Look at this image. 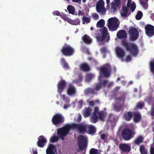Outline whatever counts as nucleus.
<instances>
[{"instance_id": "nucleus-1", "label": "nucleus", "mask_w": 154, "mask_h": 154, "mask_svg": "<svg viewBox=\"0 0 154 154\" xmlns=\"http://www.w3.org/2000/svg\"><path fill=\"white\" fill-rule=\"evenodd\" d=\"M120 97H115L116 103L113 105V109L117 112H119L122 109L125 102V94L123 92H120Z\"/></svg>"}, {"instance_id": "nucleus-2", "label": "nucleus", "mask_w": 154, "mask_h": 154, "mask_svg": "<svg viewBox=\"0 0 154 154\" xmlns=\"http://www.w3.org/2000/svg\"><path fill=\"white\" fill-rule=\"evenodd\" d=\"M122 44L133 56H136L138 54L139 49L136 45L124 40L122 41Z\"/></svg>"}, {"instance_id": "nucleus-3", "label": "nucleus", "mask_w": 154, "mask_h": 154, "mask_svg": "<svg viewBox=\"0 0 154 154\" xmlns=\"http://www.w3.org/2000/svg\"><path fill=\"white\" fill-rule=\"evenodd\" d=\"M72 129L71 125L67 124L57 130V134L62 140H63L64 137L68 134L70 129Z\"/></svg>"}, {"instance_id": "nucleus-4", "label": "nucleus", "mask_w": 154, "mask_h": 154, "mask_svg": "<svg viewBox=\"0 0 154 154\" xmlns=\"http://www.w3.org/2000/svg\"><path fill=\"white\" fill-rule=\"evenodd\" d=\"M118 20L117 18L111 17L108 20L107 26L110 31L116 30L119 26Z\"/></svg>"}, {"instance_id": "nucleus-5", "label": "nucleus", "mask_w": 154, "mask_h": 154, "mask_svg": "<svg viewBox=\"0 0 154 154\" xmlns=\"http://www.w3.org/2000/svg\"><path fill=\"white\" fill-rule=\"evenodd\" d=\"M72 129H76L80 134H83L87 131V125L82 123H73L71 124Z\"/></svg>"}, {"instance_id": "nucleus-6", "label": "nucleus", "mask_w": 154, "mask_h": 154, "mask_svg": "<svg viewBox=\"0 0 154 154\" xmlns=\"http://www.w3.org/2000/svg\"><path fill=\"white\" fill-rule=\"evenodd\" d=\"M60 51L63 55L65 56H70L74 54L75 52L74 48L68 45L63 46Z\"/></svg>"}, {"instance_id": "nucleus-7", "label": "nucleus", "mask_w": 154, "mask_h": 154, "mask_svg": "<svg viewBox=\"0 0 154 154\" xmlns=\"http://www.w3.org/2000/svg\"><path fill=\"white\" fill-rule=\"evenodd\" d=\"M111 71V67L109 64H105L100 67V73L105 77L107 78L110 76Z\"/></svg>"}, {"instance_id": "nucleus-8", "label": "nucleus", "mask_w": 154, "mask_h": 154, "mask_svg": "<svg viewBox=\"0 0 154 154\" xmlns=\"http://www.w3.org/2000/svg\"><path fill=\"white\" fill-rule=\"evenodd\" d=\"M123 138L125 140H129L134 136V133L128 128L124 129L122 133Z\"/></svg>"}, {"instance_id": "nucleus-9", "label": "nucleus", "mask_w": 154, "mask_h": 154, "mask_svg": "<svg viewBox=\"0 0 154 154\" xmlns=\"http://www.w3.org/2000/svg\"><path fill=\"white\" fill-rule=\"evenodd\" d=\"M78 144L79 149L83 151L86 149L88 144L87 139L82 135H80L78 138Z\"/></svg>"}, {"instance_id": "nucleus-10", "label": "nucleus", "mask_w": 154, "mask_h": 154, "mask_svg": "<svg viewBox=\"0 0 154 154\" xmlns=\"http://www.w3.org/2000/svg\"><path fill=\"white\" fill-rule=\"evenodd\" d=\"M128 32L129 34V36L131 40L135 41L138 38L139 33L136 27H130Z\"/></svg>"}, {"instance_id": "nucleus-11", "label": "nucleus", "mask_w": 154, "mask_h": 154, "mask_svg": "<svg viewBox=\"0 0 154 154\" xmlns=\"http://www.w3.org/2000/svg\"><path fill=\"white\" fill-rule=\"evenodd\" d=\"M64 121V117L59 113H57L54 115L52 119V123L56 125L62 123Z\"/></svg>"}, {"instance_id": "nucleus-12", "label": "nucleus", "mask_w": 154, "mask_h": 154, "mask_svg": "<svg viewBox=\"0 0 154 154\" xmlns=\"http://www.w3.org/2000/svg\"><path fill=\"white\" fill-rule=\"evenodd\" d=\"M104 3L103 0H99L96 5L97 11L101 14L105 15L106 14V9L104 6Z\"/></svg>"}, {"instance_id": "nucleus-13", "label": "nucleus", "mask_w": 154, "mask_h": 154, "mask_svg": "<svg viewBox=\"0 0 154 154\" xmlns=\"http://www.w3.org/2000/svg\"><path fill=\"white\" fill-rule=\"evenodd\" d=\"M100 32L102 33V34L101 35L98 34L96 36L97 41L100 42L104 41L108 34L107 29L105 27H104L103 28L101 29Z\"/></svg>"}, {"instance_id": "nucleus-14", "label": "nucleus", "mask_w": 154, "mask_h": 154, "mask_svg": "<svg viewBox=\"0 0 154 154\" xmlns=\"http://www.w3.org/2000/svg\"><path fill=\"white\" fill-rule=\"evenodd\" d=\"M146 34L149 36H152L154 35V26L152 25L147 24L145 27Z\"/></svg>"}, {"instance_id": "nucleus-15", "label": "nucleus", "mask_w": 154, "mask_h": 154, "mask_svg": "<svg viewBox=\"0 0 154 154\" xmlns=\"http://www.w3.org/2000/svg\"><path fill=\"white\" fill-rule=\"evenodd\" d=\"M119 149L123 152L128 153L131 150V147L128 143H121L119 145Z\"/></svg>"}, {"instance_id": "nucleus-16", "label": "nucleus", "mask_w": 154, "mask_h": 154, "mask_svg": "<svg viewBox=\"0 0 154 154\" xmlns=\"http://www.w3.org/2000/svg\"><path fill=\"white\" fill-rule=\"evenodd\" d=\"M38 139L37 142V146L41 148L44 147L47 142L45 138L43 136L41 135L39 137Z\"/></svg>"}, {"instance_id": "nucleus-17", "label": "nucleus", "mask_w": 154, "mask_h": 154, "mask_svg": "<svg viewBox=\"0 0 154 154\" xmlns=\"http://www.w3.org/2000/svg\"><path fill=\"white\" fill-rule=\"evenodd\" d=\"M57 149L55 146L52 144H50L46 150V154H55Z\"/></svg>"}, {"instance_id": "nucleus-18", "label": "nucleus", "mask_w": 154, "mask_h": 154, "mask_svg": "<svg viewBox=\"0 0 154 154\" xmlns=\"http://www.w3.org/2000/svg\"><path fill=\"white\" fill-rule=\"evenodd\" d=\"M116 52L118 57L122 58L125 55V53L124 49L120 47H117L116 48Z\"/></svg>"}, {"instance_id": "nucleus-19", "label": "nucleus", "mask_w": 154, "mask_h": 154, "mask_svg": "<svg viewBox=\"0 0 154 154\" xmlns=\"http://www.w3.org/2000/svg\"><path fill=\"white\" fill-rule=\"evenodd\" d=\"M67 93L69 96L75 95L76 93V89L75 87L72 84H69L68 88Z\"/></svg>"}, {"instance_id": "nucleus-20", "label": "nucleus", "mask_w": 154, "mask_h": 154, "mask_svg": "<svg viewBox=\"0 0 154 154\" xmlns=\"http://www.w3.org/2000/svg\"><path fill=\"white\" fill-rule=\"evenodd\" d=\"M129 8L126 7L122 6L121 11V15L122 17L127 18L131 14L130 12H128Z\"/></svg>"}, {"instance_id": "nucleus-21", "label": "nucleus", "mask_w": 154, "mask_h": 154, "mask_svg": "<svg viewBox=\"0 0 154 154\" xmlns=\"http://www.w3.org/2000/svg\"><path fill=\"white\" fill-rule=\"evenodd\" d=\"M95 108H97L98 109V111L97 114L98 115L99 119L101 121H104L107 115V113L103 111H99V107H96Z\"/></svg>"}, {"instance_id": "nucleus-22", "label": "nucleus", "mask_w": 154, "mask_h": 154, "mask_svg": "<svg viewBox=\"0 0 154 154\" xmlns=\"http://www.w3.org/2000/svg\"><path fill=\"white\" fill-rule=\"evenodd\" d=\"M66 85V83L64 80H61L58 82L57 84V88L59 93L61 94L63 91Z\"/></svg>"}, {"instance_id": "nucleus-23", "label": "nucleus", "mask_w": 154, "mask_h": 154, "mask_svg": "<svg viewBox=\"0 0 154 154\" xmlns=\"http://www.w3.org/2000/svg\"><path fill=\"white\" fill-rule=\"evenodd\" d=\"M133 120L135 123H138L140 122L141 119V116L140 113L137 111L133 113Z\"/></svg>"}, {"instance_id": "nucleus-24", "label": "nucleus", "mask_w": 154, "mask_h": 154, "mask_svg": "<svg viewBox=\"0 0 154 154\" xmlns=\"http://www.w3.org/2000/svg\"><path fill=\"white\" fill-rule=\"evenodd\" d=\"M98 111V109L97 108H94V112L93 113V115L91 118V122L94 123H96L99 119L97 115V112Z\"/></svg>"}, {"instance_id": "nucleus-25", "label": "nucleus", "mask_w": 154, "mask_h": 154, "mask_svg": "<svg viewBox=\"0 0 154 154\" xmlns=\"http://www.w3.org/2000/svg\"><path fill=\"white\" fill-rule=\"evenodd\" d=\"M133 116V113L131 111L125 112L123 115V117L125 120L127 121H129L132 119Z\"/></svg>"}, {"instance_id": "nucleus-26", "label": "nucleus", "mask_w": 154, "mask_h": 154, "mask_svg": "<svg viewBox=\"0 0 154 154\" xmlns=\"http://www.w3.org/2000/svg\"><path fill=\"white\" fill-rule=\"evenodd\" d=\"M117 36L120 39L126 38L127 37V34L125 30H121L117 32Z\"/></svg>"}, {"instance_id": "nucleus-27", "label": "nucleus", "mask_w": 154, "mask_h": 154, "mask_svg": "<svg viewBox=\"0 0 154 154\" xmlns=\"http://www.w3.org/2000/svg\"><path fill=\"white\" fill-rule=\"evenodd\" d=\"M87 133L91 135H94L96 132V128L94 126L92 125H87Z\"/></svg>"}, {"instance_id": "nucleus-28", "label": "nucleus", "mask_w": 154, "mask_h": 154, "mask_svg": "<svg viewBox=\"0 0 154 154\" xmlns=\"http://www.w3.org/2000/svg\"><path fill=\"white\" fill-rule=\"evenodd\" d=\"M80 69L84 72H88L90 70V67L88 64L87 63H83L80 66Z\"/></svg>"}, {"instance_id": "nucleus-29", "label": "nucleus", "mask_w": 154, "mask_h": 154, "mask_svg": "<svg viewBox=\"0 0 154 154\" xmlns=\"http://www.w3.org/2000/svg\"><path fill=\"white\" fill-rule=\"evenodd\" d=\"M144 140V138L142 136H138L134 141L133 143L136 145H139L142 143Z\"/></svg>"}, {"instance_id": "nucleus-30", "label": "nucleus", "mask_w": 154, "mask_h": 154, "mask_svg": "<svg viewBox=\"0 0 154 154\" xmlns=\"http://www.w3.org/2000/svg\"><path fill=\"white\" fill-rule=\"evenodd\" d=\"M91 109L90 107L85 108L83 112L84 115L85 117L89 116L91 113Z\"/></svg>"}, {"instance_id": "nucleus-31", "label": "nucleus", "mask_w": 154, "mask_h": 154, "mask_svg": "<svg viewBox=\"0 0 154 154\" xmlns=\"http://www.w3.org/2000/svg\"><path fill=\"white\" fill-rule=\"evenodd\" d=\"M144 106V103L143 102H139L137 103L136 106L134 108V110L138 109H142Z\"/></svg>"}, {"instance_id": "nucleus-32", "label": "nucleus", "mask_w": 154, "mask_h": 154, "mask_svg": "<svg viewBox=\"0 0 154 154\" xmlns=\"http://www.w3.org/2000/svg\"><path fill=\"white\" fill-rule=\"evenodd\" d=\"M149 0H139L140 5L145 9H147L148 8V2Z\"/></svg>"}, {"instance_id": "nucleus-33", "label": "nucleus", "mask_w": 154, "mask_h": 154, "mask_svg": "<svg viewBox=\"0 0 154 154\" xmlns=\"http://www.w3.org/2000/svg\"><path fill=\"white\" fill-rule=\"evenodd\" d=\"M83 40L84 42L87 44H90L92 42L90 38L86 35H85L83 37Z\"/></svg>"}, {"instance_id": "nucleus-34", "label": "nucleus", "mask_w": 154, "mask_h": 154, "mask_svg": "<svg viewBox=\"0 0 154 154\" xmlns=\"http://www.w3.org/2000/svg\"><path fill=\"white\" fill-rule=\"evenodd\" d=\"M67 9L69 14H74L75 9L74 6L71 5H69L67 6Z\"/></svg>"}, {"instance_id": "nucleus-35", "label": "nucleus", "mask_w": 154, "mask_h": 154, "mask_svg": "<svg viewBox=\"0 0 154 154\" xmlns=\"http://www.w3.org/2000/svg\"><path fill=\"white\" fill-rule=\"evenodd\" d=\"M102 87V84L101 82H99L98 83H96L95 84L94 89V91H98L100 90Z\"/></svg>"}, {"instance_id": "nucleus-36", "label": "nucleus", "mask_w": 154, "mask_h": 154, "mask_svg": "<svg viewBox=\"0 0 154 154\" xmlns=\"http://www.w3.org/2000/svg\"><path fill=\"white\" fill-rule=\"evenodd\" d=\"M104 20L103 19H101L97 23V27L102 28L104 26Z\"/></svg>"}, {"instance_id": "nucleus-37", "label": "nucleus", "mask_w": 154, "mask_h": 154, "mask_svg": "<svg viewBox=\"0 0 154 154\" xmlns=\"http://www.w3.org/2000/svg\"><path fill=\"white\" fill-rule=\"evenodd\" d=\"M94 77V75L92 74H89L86 75L85 79L87 81L89 82Z\"/></svg>"}, {"instance_id": "nucleus-38", "label": "nucleus", "mask_w": 154, "mask_h": 154, "mask_svg": "<svg viewBox=\"0 0 154 154\" xmlns=\"http://www.w3.org/2000/svg\"><path fill=\"white\" fill-rule=\"evenodd\" d=\"M139 149L141 154H147V150L143 145H142L140 146Z\"/></svg>"}, {"instance_id": "nucleus-39", "label": "nucleus", "mask_w": 154, "mask_h": 154, "mask_svg": "<svg viewBox=\"0 0 154 154\" xmlns=\"http://www.w3.org/2000/svg\"><path fill=\"white\" fill-rule=\"evenodd\" d=\"M85 92L86 94H95L94 90L93 88H88L85 90Z\"/></svg>"}, {"instance_id": "nucleus-40", "label": "nucleus", "mask_w": 154, "mask_h": 154, "mask_svg": "<svg viewBox=\"0 0 154 154\" xmlns=\"http://www.w3.org/2000/svg\"><path fill=\"white\" fill-rule=\"evenodd\" d=\"M143 15L142 12L141 11H138L135 16L136 19L137 20L140 19L143 16Z\"/></svg>"}, {"instance_id": "nucleus-41", "label": "nucleus", "mask_w": 154, "mask_h": 154, "mask_svg": "<svg viewBox=\"0 0 154 154\" xmlns=\"http://www.w3.org/2000/svg\"><path fill=\"white\" fill-rule=\"evenodd\" d=\"M115 120V116L112 114H110L109 115V117L108 119V122H114Z\"/></svg>"}, {"instance_id": "nucleus-42", "label": "nucleus", "mask_w": 154, "mask_h": 154, "mask_svg": "<svg viewBox=\"0 0 154 154\" xmlns=\"http://www.w3.org/2000/svg\"><path fill=\"white\" fill-rule=\"evenodd\" d=\"M82 20L83 24H85V23H88L91 21L90 18L87 17H83Z\"/></svg>"}, {"instance_id": "nucleus-43", "label": "nucleus", "mask_w": 154, "mask_h": 154, "mask_svg": "<svg viewBox=\"0 0 154 154\" xmlns=\"http://www.w3.org/2000/svg\"><path fill=\"white\" fill-rule=\"evenodd\" d=\"M80 20L77 19L75 20H72L71 24L74 25H77L80 23Z\"/></svg>"}, {"instance_id": "nucleus-44", "label": "nucleus", "mask_w": 154, "mask_h": 154, "mask_svg": "<svg viewBox=\"0 0 154 154\" xmlns=\"http://www.w3.org/2000/svg\"><path fill=\"white\" fill-rule=\"evenodd\" d=\"M59 139V137L56 136H54L51 137L50 141L51 142H55L57 141Z\"/></svg>"}, {"instance_id": "nucleus-45", "label": "nucleus", "mask_w": 154, "mask_h": 154, "mask_svg": "<svg viewBox=\"0 0 154 154\" xmlns=\"http://www.w3.org/2000/svg\"><path fill=\"white\" fill-rule=\"evenodd\" d=\"M89 153L90 154H98V150L97 149L92 148L90 149Z\"/></svg>"}, {"instance_id": "nucleus-46", "label": "nucleus", "mask_w": 154, "mask_h": 154, "mask_svg": "<svg viewBox=\"0 0 154 154\" xmlns=\"http://www.w3.org/2000/svg\"><path fill=\"white\" fill-rule=\"evenodd\" d=\"M150 68L151 72L152 73L154 72V62L151 61L150 63Z\"/></svg>"}, {"instance_id": "nucleus-47", "label": "nucleus", "mask_w": 154, "mask_h": 154, "mask_svg": "<svg viewBox=\"0 0 154 154\" xmlns=\"http://www.w3.org/2000/svg\"><path fill=\"white\" fill-rule=\"evenodd\" d=\"M82 79V77L80 75L79 76V78L76 79L74 80L73 82L74 83H79L81 82Z\"/></svg>"}, {"instance_id": "nucleus-48", "label": "nucleus", "mask_w": 154, "mask_h": 154, "mask_svg": "<svg viewBox=\"0 0 154 154\" xmlns=\"http://www.w3.org/2000/svg\"><path fill=\"white\" fill-rule=\"evenodd\" d=\"M92 17L94 20H98L99 18V15L96 13L93 14Z\"/></svg>"}, {"instance_id": "nucleus-49", "label": "nucleus", "mask_w": 154, "mask_h": 154, "mask_svg": "<svg viewBox=\"0 0 154 154\" xmlns=\"http://www.w3.org/2000/svg\"><path fill=\"white\" fill-rule=\"evenodd\" d=\"M136 5L135 4H132L131 5V10L132 11V12H133L136 8Z\"/></svg>"}, {"instance_id": "nucleus-50", "label": "nucleus", "mask_w": 154, "mask_h": 154, "mask_svg": "<svg viewBox=\"0 0 154 154\" xmlns=\"http://www.w3.org/2000/svg\"><path fill=\"white\" fill-rule=\"evenodd\" d=\"M111 9L113 12H115L117 10V8L116 6L114 4L111 5Z\"/></svg>"}, {"instance_id": "nucleus-51", "label": "nucleus", "mask_w": 154, "mask_h": 154, "mask_svg": "<svg viewBox=\"0 0 154 154\" xmlns=\"http://www.w3.org/2000/svg\"><path fill=\"white\" fill-rule=\"evenodd\" d=\"M60 64L62 65H63L65 63H66V61L65 59L63 58H62L60 59Z\"/></svg>"}, {"instance_id": "nucleus-52", "label": "nucleus", "mask_w": 154, "mask_h": 154, "mask_svg": "<svg viewBox=\"0 0 154 154\" xmlns=\"http://www.w3.org/2000/svg\"><path fill=\"white\" fill-rule=\"evenodd\" d=\"M63 66L64 69H69V65L67 62L63 65Z\"/></svg>"}, {"instance_id": "nucleus-53", "label": "nucleus", "mask_w": 154, "mask_h": 154, "mask_svg": "<svg viewBox=\"0 0 154 154\" xmlns=\"http://www.w3.org/2000/svg\"><path fill=\"white\" fill-rule=\"evenodd\" d=\"M100 51L102 53H104L106 52L107 51L106 48V47H103L100 49Z\"/></svg>"}, {"instance_id": "nucleus-54", "label": "nucleus", "mask_w": 154, "mask_h": 154, "mask_svg": "<svg viewBox=\"0 0 154 154\" xmlns=\"http://www.w3.org/2000/svg\"><path fill=\"white\" fill-rule=\"evenodd\" d=\"M149 152L150 154H154V147L153 146L150 147Z\"/></svg>"}, {"instance_id": "nucleus-55", "label": "nucleus", "mask_w": 154, "mask_h": 154, "mask_svg": "<svg viewBox=\"0 0 154 154\" xmlns=\"http://www.w3.org/2000/svg\"><path fill=\"white\" fill-rule=\"evenodd\" d=\"M65 20H66L67 22H68L69 23L71 24V23L72 22V20L71 19L67 17H66L65 18Z\"/></svg>"}, {"instance_id": "nucleus-56", "label": "nucleus", "mask_w": 154, "mask_h": 154, "mask_svg": "<svg viewBox=\"0 0 154 154\" xmlns=\"http://www.w3.org/2000/svg\"><path fill=\"white\" fill-rule=\"evenodd\" d=\"M131 56L130 55H128L126 57V61L127 62H129L131 60Z\"/></svg>"}, {"instance_id": "nucleus-57", "label": "nucleus", "mask_w": 154, "mask_h": 154, "mask_svg": "<svg viewBox=\"0 0 154 154\" xmlns=\"http://www.w3.org/2000/svg\"><path fill=\"white\" fill-rule=\"evenodd\" d=\"M53 14L54 15L59 16L60 14V13L58 11H55L53 12Z\"/></svg>"}, {"instance_id": "nucleus-58", "label": "nucleus", "mask_w": 154, "mask_h": 154, "mask_svg": "<svg viewBox=\"0 0 154 154\" xmlns=\"http://www.w3.org/2000/svg\"><path fill=\"white\" fill-rule=\"evenodd\" d=\"M106 135L105 134H103L100 135V138L101 139L104 140L106 138Z\"/></svg>"}, {"instance_id": "nucleus-59", "label": "nucleus", "mask_w": 154, "mask_h": 154, "mask_svg": "<svg viewBox=\"0 0 154 154\" xmlns=\"http://www.w3.org/2000/svg\"><path fill=\"white\" fill-rule=\"evenodd\" d=\"M108 81L107 80H104L103 81V83L102 84V86H103V87H105L106 85L108 83Z\"/></svg>"}, {"instance_id": "nucleus-60", "label": "nucleus", "mask_w": 154, "mask_h": 154, "mask_svg": "<svg viewBox=\"0 0 154 154\" xmlns=\"http://www.w3.org/2000/svg\"><path fill=\"white\" fill-rule=\"evenodd\" d=\"M32 151L33 154H37L38 153L37 149L35 148H33Z\"/></svg>"}, {"instance_id": "nucleus-61", "label": "nucleus", "mask_w": 154, "mask_h": 154, "mask_svg": "<svg viewBox=\"0 0 154 154\" xmlns=\"http://www.w3.org/2000/svg\"><path fill=\"white\" fill-rule=\"evenodd\" d=\"M150 115L152 116H154V107L151 110Z\"/></svg>"}, {"instance_id": "nucleus-62", "label": "nucleus", "mask_w": 154, "mask_h": 154, "mask_svg": "<svg viewBox=\"0 0 154 154\" xmlns=\"http://www.w3.org/2000/svg\"><path fill=\"white\" fill-rule=\"evenodd\" d=\"M84 14V13L81 10H79L78 12V15L79 16H82Z\"/></svg>"}, {"instance_id": "nucleus-63", "label": "nucleus", "mask_w": 154, "mask_h": 154, "mask_svg": "<svg viewBox=\"0 0 154 154\" xmlns=\"http://www.w3.org/2000/svg\"><path fill=\"white\" fill-rule=\"evenodd\" d=\"M89 104L91 106H94L95 104L94 102V101H89Z\"/></svg>"}, {"instance_id": "nucleus-64", "label": "nucleus", "mask_w": 154, "mask_h": 154, "mask_svg": "<svg viewBox=\"0 0 154 154\" xmlns=\"http://www.w3.org/2000/svg\"><path fill=\"white\" fill-rule=\"evenodd\" d=\"M62 97L63 100L64 101H66L67 100V97H66L65 94H63L62 95Z\"/></svg>"}]
</instances>
